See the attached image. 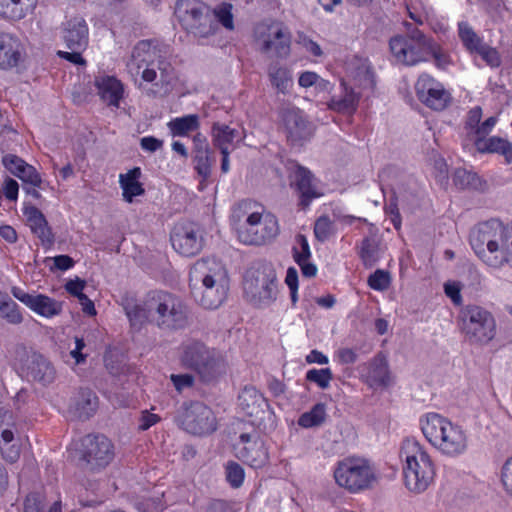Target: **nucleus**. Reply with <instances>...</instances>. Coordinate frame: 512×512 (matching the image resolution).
<instances>
[{"label":"nucleus","instance_id":"obj_1","mask_svg":"<svg viewBox=\"0 0 512 512\" xmlns=\"http://www.w3.org/2000/svg\"><path fill=\"white\" fill-rule=\"evenodd\" d=\"M155 47L150 41L138 42L127 63L128 72L132 76L141 75L146 83H153L155 93L166 95L171 92L181 93L180 79L167 61L156 59Z\"/></svg>","mask_w":512,"mask_h":512},{"label":"nucleus","instance_id":"obj_2","mask_svg":"<svg viewBox=\"0 0 512 512\" xmlns=\"http://www.w3.org/2000/svg\"><path fill=\"white\" fill-rule=\"evenodd\" d=\"M190 287L196 302L207 310L219 308L224 301V264L207 258L198 260L190 270Z\"/></svg>","mask_w":512,"mask_h":512},{"label":"nucleus","instance_id":"obj_3","mask_svg":"<svg viewBox=\"0 0 512 512\" xmlns=\"http://www.w3.org/2000/svg\"><path fill=\"white\" fill-rule=\"evenodd\" d=\"M419 424L427 441L443 455L457 457L467 451L468 437L465 430L448 418L430 412L420 418Z\"/></svg>","mask_w":512,"mask_h":512},{"label":"nucleus","instance_id":"obj_4","mask_svg":"<svg viewBox=\"0 0 512 512\" xmlns=\"http://www.w3.org/2000/svg\"><path fill=\"white\" fill-rule=\"evenodd\" d=\"M244 298L254 307L265 309L274 304L279 295V281L272 263L257 260L243 274Z\"/></svg>","mask_w":512,"mask_h":512},{"label":"nucleus","instance_id":"obj_5","mask_svg":"<svg viewBox=\"0 0 512 512\" xmlns=\"http://www.w3.org/2000/svg\"><path fill=\"white\" fill-rule=\"evenodd\" d=\"M174 14L187 32L199 38L214 34L224 25V4L212 9L199 0H178Z\"/></svg>","mask_w":512,"mask_h":512},{"label":"nucleus","instance_id":"obj_6","mask_svg":"<svg viewBox=\"0 0 512 512\" xmlns=\"http://www.w3.org/2000/svg\"><path fill=\"white\" fill-rule=\"evenodd\" d=\"M508 224L498 219L479 223L470 233V245L476 255L488 266L500 268L504 258L502 249L507 243Z\"/></svg>","mask_w":512,"mask_h":512},{"label":"nucleus","instance_id":"obj_7","mask_svg":"<svg viewBox=\"0 0 512 512\" xmlns=\"http://www.w3.org/2000/svg\"><path fill=\"white\" fill-rule=\"evenodd\" d=\"M400 456L405 459L403 467L405 486L412 492L425 491L434 479L435 470L432 461L414 439H406L401 447Z\"/></svg>","mask_w":512,"mask_h":512},{"label":"nucleus","instance_id":"obj_8","mask_svg":"<svg viewBox=\"0 0 512 512\" xmlns=\"http://www.w3.org/2000/svg\"><path fill=\"white\" fill-rule=\"evenodd\" d=\"M458 325L465 340L472 345H486L496 336L495 317L480 305L468 304L462 307L458 315Z\"/></svg>","mask_w":512,"mask_h":512},{"label":"nucleus","instance_id":"obj_9","mask_svg":"<svg viewBox=\"0 0 512 512\" xmlns=\"http://www.w3.org/2000/svg\"><path fill=\"white\" fill-rule=\"evenodd\" d=\"M407 36L391 38L389 47L395 59L405 65L413 66L430 59L434 52L432 38L427 37L421 30L406 22Z\"/></svg>","mask_w":512,"mask_h":512},{"label":"nucleus","instance_id":"obj_10","mask_svg":"<svg viewBox=\"0 0 512 512\" xmlns=\"http://www.w3.org/2000/svg\"><path fill=\"white\" fill-rule=\"evenodd\" d=\"M336 483L356 494L372 489L378 481L375 467L365 458L348 457L338 462L334 470Z\"/></svg>","mask_w":512,"mask_h":512},{"label":"nucleus","instance_id":"obj_11","mask_svg":"<svg viewBox=\"0 0 512 512\" xmlns=\"http://www.w3.org/2000/svg\"><path fill=\"white\" fill-rule=\"evenodd\" d=\"M181 362L185 367L194 370L203 383L212 384L220 379L222 354L214 348L199 342L187 344L183 348Z\"/></svg>","mask_w":512,"mask_h":512},{"label":"nucleus","instance_id":"obj_12","mask_svg":"<svg viewBox=\"0 0 512 512\" xmlns=\"http://www.w3.org/2000/svg\"><path fill=\"white\" fill-rule=\"evenodd\" d=\"M147 306L153 310V319L162 329H181L187 324V308L177 296L165 291H153L147 295Z\"/></svg>","mask_w":512,"mask_h":512},{"label":"nucleus","instance_id":"obj_13","mask_svg":"<svg viewBox=\"0 0 512 512\" xmlns=\"http://www.w3.org/2000/svg\"><path fill=\"white\" fill-rule=\"evenodd\" d=\"M13 367L20 375L43 386L50 385L56 379L54 365L40 354H29L25 348L16 349Z\"/></svg>","mask_w":512,"mask_h":512},{"label":"nucleus","instance_id":"obj_14","mask_svg":"<svg viewBox=\"0 0 512 512\" xmlns=\"http://www.w3.org/2000/svg\"><path fill=\"white\" fill-rule=\"evenodd\" d=\"M254 37L262 53L274 51L277 57H286L290 52L291 34L281 22L264 20L258 23Z\"/></svg>","mask_w":512,"mask_h":512},{"label":"nucleus","instance_id":"obj_15","mask_svg":"<svg viewBox=\"0 0 512 512\" xmlns=\"http://www.w3.org/2000/svg\"><path fill=\"white\" fill-rule=\"evenodd\" d=\"M176 422L193 435L210 434L216 430L217 421L213 411L201 402L184 403L177 411Z\"/></svg>","mask_w":512,"mask_h":512},{"label":"nucleus","instance_id":"obj_16","mask_svg":"<svg viewBox=\"0 0 512 512\" xmlns=\"http://www.w3.org/2000/svg\"><path fill=\"white\" fill-rule=\"evenodd\" d=\"M279 232L277 217L265 211L242 229L236 239L246 246L260 247L271 243Z\"/></svg>","mask_w":512,"mask_h":512},{"label":"nucleus","instance_id":"obj_17","mask_svg":"<svg viewBox=\"0 0 512 512\" xmlns=\"http://www.w3.org/2000/svg\"><path fill=\"white\" fill-rule=\"evenodd\" d=\"M232 453L239 460L255 468L264 466L269 459L265 441L256 431L241 433L237 442L232 444Z\"/></svg>","mask_w":512,"mask_h":512},{"label":"nucleus","instance_id":"obj_18","mask_svg":"<svg viewBox=\"0 0 512 512\" xmlns=\"http://www.w3.org/2000/svg\"><path fill=\"white\" fill-rule=\"evenodd\" d=\"M12 295L23 303L32 312L46 319L54 318L61 314L63 303L41 293H28L24 289L14 286Z\"/></svg>","mask_w":512,"mask_h":512},{"label":"nucleus","instance_id":"obj_19","mask_svg":"<svg viewBox=\"0 0 512 512\" xmlns=\"http://www.w3.org/2000/svg\"><path fill=\"white\" fill-rule=\"evenodd\" d=\"M170 239L174 250L185 257L195 256L203 246L200 230L193 223L177 224Z\"/></svg>","mask_w":512,"mask_h":512},{"label":"nucleus","instance_id":"obj_20","mask_svg":"<svg viewBox=\"0 0 512 512\" xmlns=\"http://www.w3.org/2000/svg\"><path fill=\"white\" fill-rule=\"evenodd\" d=\"M82 445L84 458L94 467H106L114 459V446L104 435H87Z\"/></svg>","mask_w":512,"mask_h":512},{"label":"nucleus","instance_id":"obj_21","mask_svg":"<svg viewBox=\"0 0 512 512\" xmlns=\"http://www.w3.org/2000/svg\"><path fill=\"white\" fill-rule=\"evenodd\" d=\"M25 58L26 49L20 38L10 33H0V69H17Z\"/></svg>","mask_w":512,"mask_h":512},{"label":"nucleus","instance_id":"obj_22","mask_svg":"<svg viewBox=\"0 0 512 512\" xmlns=\"http://www.w3.org/2000/svg\"><path fill=\"white\" fill-rule=\"evenodd\" d=\"M239 409L250 417H259L262 414H268L269 420L274 418L275 414L268 400L254 386H245L237 397Z\"/></svg>","mask_w":512,"mask_h":512},{"label":"nucleus","instance_id":"obj_23","mask_svg":"<svg viewBox=\"0 0 512 512\" xmlns=\"http://www.w3.org/2000/svg\"><path fill=\"white\" fill-rule=\"evenodd\" d=\"M291 187L298 195V205L305 210L311 202L322 196L315 183L314 175L307 168L298 165L294 171Z\"/></svg>","mask_w":512,"mask_h":512},{"label":"nucleus","instance_id":"obj_24","mask_svg":"<svg viewBox=\"0 0 512 512\" xmlns=\"http://www.w3.org/2000/svg\"><path fill=\"white\" fill-rule=\"evenodd\" d=\"M13 413L0 408V449L3 458L8 462H16L20 456V446L14 438Z\"/></svg>","mask_w":512,"mask_h":512},{"label":"nucleus","instance_id":"obj_25","mask_svg":"<svg viewBox=\"0 0 512 512\" xmlns=\"http://www.w3.org/2000/svg\"><path fill=\"white\" fill-rule=\"evenodd\" d=\"M262 212H265V207L253 200L244 199L235 204L231 209L230 225L231 230L235 237L241 233L242 229L254 222V219Z\"/></svg>","mask_w":512,"mask_h":512},{"label":"nucleus","instance_id":"obj_26","mask_svg":"<svg viewBox=\"0 0 512 512\" xmlns=\"http://www.w3.org/2000/svg\"><path fill=\"white\" fill-rule=\"evenodd\" d=\"M94 87L103 103L118 108L124 96V86L115 76L101 74L95 77Z\"/></svg>","mask_w":512,"mask_h":512},{"label":"nucleus","instance_id":"obj_27","mask_svg":"<svg viewBox=\"0 0 512 512\" xmlns=\"http://www.w3.org/2000/svg\"><path fill=\"white\" fill-rule=\"evenodd\" d=\"M282 119L287 130V137L293 143L306 140L312 135V127L302 111L289 108L283 111Z\"/></svg>","mask_w":512,"mask_h":512},{"label":"nucleus","instance_id":"obj_28","mask_svg":"<svg viewBox=\"0 0 512 512\" xmlns=\"http://www.w3.org/2000/svg\"><path fill=\"white\" fill-rule=\"evenodd\" d=\"M63 41L68 49L85 50L88 45V27L83 18L68 20L63 28Z\"/></svg>","mask_w":512,"mask_h":512},{"label":"nucleus","instance_id":"obj_29","mask_svg":"<svg viewBox=\"0 0 512 512\" xmlns=\"http://www.w3.org/2000/svg\"><path fill=\"white\" fill-rule=\"evenodd\" d=\"M141 176L142 172L139 167H134L119 175V185L126 202L132 203L136 197L145 193L143 184L140 182Z\"/></svg>","mask_w":512,"mask_h":512},{"label":"nucleus","instance_id":"obj_30","mask_svg":"<svg viewBox=\"0 0 512 512\" xmlns=\"http://www.w3.org/2000/svg\"><path fill=\"white\" fill-rule=\"evenodd\" d=\"M474 146L479 153H497L502 155L507 163L512 162V144L499 136L476 137Z\"/></svg>","mask_w":512,"mask_h":512},{"label":"nucleus","instance_id":"obj_31","mask_svg":"<svg viewBox=\"0 0 512 512\" xmlns=\"http://www.w3.org/2000/svg\"><path fill=\"white\" fill-rule=\"evenodd\" d=\"M98 399L89 389H83L71 399L69 411L78 418H88L97 409Z\"/></svg>","mask_w":512,"mask_h":512},{"label":"nucleus","instance_id":"obj_32","mask_svg":"<svg viewBox=\"0 0 512 512\" xmlns=\"http://www.w3.org/2000/svg\"><path fill=\"white\" fill-rule=\"evenodd\" d=\"M38 0H0V16L21 20L32 14L36 9Z\"/></svg>","mask_w":512,"mask_h":512},{"label":"nucleus","instance_id":"obj_33","mask_svg":"<svg viewBox=\"0 0 512 512\" xmlns=\"http://www.w3.org/2000/svg\"><path fill=\"white\" fill-rule=\"evenodd\" d=\"M24 214L31 231L39 237L43 243H51L53 235L42 212L36 207L31 206L25 209Z\"/></svg>","mask_w":512,"mask_h":512},{"label":"nucleus","instance_id":"obj_34","mask_svg":"<svg viewBox=\"0 0 512 512\" xmlns=\"http://www.w3.org/2000/svg\"><path fill=\"white\" fill-rule=\"evenodd\" d=\"M122 306L131 326L134 329H139L144 323H146L149 316H153L154 314L153 310H149L147 300L141 304L133 299L126 298L122 301Z\"/></svg>","mask_w":512,"mask_h":512},{"label":"nucleus","instance_id":"obj_35","mask_svg":"<svg viewBox=\"0 0 512 512\" xmlns=\"http://www.w3.org/2000/svg\"><path fill=\"white\" fill-rule=\"evenodd\" d=\"M368 378L372 384L386 387L390 383V372L387 358L378 353L369 364Z\"/></svg>","mask_w":512,"mask_h":512},{"label":"nucleus","instance_id":"obj_36","mask_svg":"<svg viewBox=\"0 0 512 512\" xmlns=\"http://www.w3.org/2000/svg\"><path fill=\"white\" fill-rule=\"evenodd\" d=\"M199 117L196 114H189L171 119L167 123L170 134L173 137H185L198 130Z\"/></svg>","mask_w":512,"mask_h":512},{"label":"nucleus","instance_id":"obj_37","mask_svg":"<svg viewBox=\"0 0 512 512\" xmlns=\"http://www.w3.org/2000/svg\"><path fill=\"white\" fill-rule=\"evenodd\" d=\"M344 86V95L340 98L332 97L328 102V107L336 112L343 114H353L359 103V95L353 89Z\"/></svg>","mask_w":512,"mask_h":512},{"label":"nucleus","instance_id":"obj_38","mask_svg":"<svg viewBox=\"0 0 512 512\" xmlns=\"http://www.w3.org/2000/svg\"><path fill=\"white\" fill-rule=\"evenodd\" d=\"M326 416L325 404L317 403L309 411L299 417L298 425L303 428L318 427L325 422Z\"/></svg>","mask_w":512,"mask_h":512},{"label":"nucleus","instance_id":"obj_39","mask_svg":"<svg viewBox=\"0 0 512 512\" xmlns=\"http://www.w3.org/2000/svg\"><path fill=\"white\" fill-rule=\"evenodd\" d=\"M458 34L464 47L470 53H476L485 44L467 22L458 24Z\"/></svg>","mask_w":512,"mask_h":512},{"label":"nucleus","instance_id":"obj_40","mask_svg":"<svg viewBox=\"0 0 512 512\" xmlns=\"http://www.w3.org/2000/svg\"><path fill=\"white\" fill-rule=\"evenodd\" d=\"M24 512H61L60 503H45V498L39 493H31L26 497Z\"/></svg>","mask_w":512,"mask_h":512},{"label":"nucleus","instance_id":"obj_41","mask_svg":"<svg viewBox=\"0 0 512 512\" xmlns=\"http://www.w3.org/2000/svg\"><path fill=\"white\" fill-rule=\"evenodd\" d=\"M450 100V93L444 89L443 85L420 99L426 106L438 111L445 109Z\"/></svg>","mask_w":512,"mask_h":512},{"label":"nucleus","instance_id":"obj_42","mask_svg":"<svg viewBox=\"0 0 512 512\" xmlns=\"http://www.w3.org/2000/svg\"><path fill=\"white\" fill-rule=\"evenodd\" d=\"M0 313L12 324H19L23 320L19 306L8 295L2 293H0Z\"/></svg>","mask_w":512,"mask_h":512},{"label":"nucleus","instance_id":"obj_43","mask_svg":"<svg viewBox=\"0 0 512 512\" xmlns=\"http://www.w3.org/2000/svg\"><path fill=\"white\" fill-rule=\"evenodd\" d=\"M269 76L272 85L282 93H285L291 85L292 77L290 71L285 67L271 65L269 68Z\"/></svg>","mask_w":512,"mask_h":512},{"label":"nucleus","instance_id":"obj_44","mask_svg":"<svg viewBox=\"0 0 512 512\" xmlns=\"http://www.w3.org/2000/svg\"><path fill=\"white\" fill-rule=\"evenodd\" d=\"M453 182L460 189H477L481 184L480 178L476 173L463 168L455 170Z\"/></svg>","mask_w":512,"mask_h":512},{"label":"nucleus","instance_id":"obj_45","mask_svg":"<svg viewBox=\"0 0 512 512\" xmlns=\"http://www.w3.org/2000/svg\"><path fill=\"white\" fill-rule=\"evenodd\" d=\"M244 479V468L237 462L229 461L226 464V481L229 485L234 489H238L243 485Z\"/></svg>","mask_w":512,"mask_h":512},{"label":"nucleus","instance_id":"obj_46","mask_svg":"<svg viewBox=\"0 0 512 512\" xmlns=\"http://www.w3.org/2000/svg\"><path fill=\"white\" fill-rule=\"evenodd\" d=\"M332 379L333 374L330 368L310 369L306 373V380L317 384L321 389H327Z\"/></svg>","mask_w":512,"mask_h":512},{"label":"nucleus","instance_id":"obj_47","mask_svg":"<svg viewBox=\"0 0 512 512\" xmlns=\"http://www.w3.org/2000/svg\"><path fill=\"white\" fill-rule=\"evenodd\" d=\"M378 245L374 239L366 237L361 244L360 257L366 266L373 265L378 259Z\"/></svg>","mask_w":512,"mask_h":512},{"label":"nucleus","instance_id":"obj_48","mask_svg":"<svg viewBox=\"0 0 512 512\" xmlns=\"http://www.w3.org/2000/svg\"><path fill=\"white\" fill-rule=\"evenodd\" d=\"M333 234V223L326 215L320 216L314 224L315 238L320 242H325Z\"/></svg>","mask_w":512,"mask_h":512},{"label":"nucleus","instance_id":"obj_49","mask_svg":"<svg viewBox=\"0 0 512 512\" xmlns=\"http://www.w3.org/2000/svg\"><path fill=\"white\" fill-rule=\"evenodd\" d=\"M441 85V83L436 81L432 76L428 74L420 75L415 85L419 100L426 96L428 93L433 92Z\"/></svg>","mask_w":512,"mask_h":512},{"label":"nucleus","instance_id":"obj_50","mask_svg":"<svg viewBox=\"0 0 512 512\" xmlns=\"http://www.w3.org/2000/svg\"><path fill=\"white\" fill-rule=\"evenodd\" d=\"M368 285L373 290L384 291L391 283V277L388 271L377 269L368 278Z\"/></svg>","mask_w":512,"mask_h":512},{"label":"nucleus","instance_id":"obj_51","mask_svg":"<svg viewBox=\"0 0 512 512\" xmlns=\"http://www.w3.org/2000/svg\"><path fill=\"white\" fill-rule=\"evenodd\" d=\"M295 240L297 246H294L292 249L295 262L309 260L311 258V251L306 236L303 234H297Z\"/></svg>","mask_w":512,"mask_h":512},{"label":"nucleus","instance_id":"obj_52","mask_svg":"<svg viewBox=\"0 0 512 512\" xmlns=\"http://www.w3.org/2000/svg\"><path fill=\"white\" fill-rule=\"evenodd\" d=\"M22 182L30 184L33 187L40 188L43 180L38 171L30 164H25L20 174L17 176Z\"/></svg>","mask_w":512,"mask_h":512},{"label":"nucleus","instance_id":"obj_53","mask_svg":"<svg viewBox=\"0 0 512 512\" xmlns=\"http://www.w3.org/2000/svg\"><path fill=\"white\" fill-rule=\"evenodd\" d=\"M476 54L480 55L486 64L492 68L499 67L501 64V58L498 51L486 43L480 47Z\"/></svg>","mask_w":512,"mask_h":512},{"label":"nucleus","instance_id":"obj_54","mask_svg":"<svg viewBox=\"0 0 512 512\" xmlns=\"http://www.w3.org/2000/svg\"><path fill=\"white\" fill-rule=\"evenodd\" d=\"M501 483L506 494L512 499V455L501 468Z\"/></svg>","mask_w":512,"mask_h":512},{"label":"nucleus","instance_id":"obj_55","mask_svg":"<svg viewBox=\"0 0 512 512\" xmlns=\"http://www.w3.org/2000/svg\"><path fill=\"white\" fill-rule=\"evenodd\" d=\"M2 163L4 167L16 177L20 174L25 164H27L23 159L14 154L5 155L2 158Z\"/></svg>","mask_w":512,"mask_h":512},{"label":"nucleus","instance_id":"obj_56","mask_svg":"<svg viewBox=\"0 0 512 512\" xmlns=\"http://www.w3.org/2000/svg\"><path fill=\"white\" fill-rule=\"evenodd\" d=\"M74 348L69 352V357L73 360L74 365L82 364L86 361L87 354L83 353L86 344L82 338L75 337Z\"/></svg>","mask_w":512,"mask_h":512},{"label":"nucleus","instance_id":"obj_57","mask_svg":"<svg viewBox=\"0 0 512 512\" xmlns=\"http://www.w3.org/2000/svg\"><path fill=\"white\" fill-rule=\"evenodd\" d=\"M170 380L175 389L180 393L185 389L191 388L194 384V377L191 374H172Z\"/></svg>","mask_w":512,"mask_h":512},{"label":"nucleus","instance_id":"obj_58","mask_svg":"<svg viewBox=\"0 0 512 512\" xmlns=\"http://www.w3.org/2000/svg\"><path fill=\"white\" fill-rule=\"evenodd\" d=\"M85 286H86V282L84 280L76 277L75 279H71V280L67 281V283L65 284V290L72 296L77 297V299H78L82 295H85L83 293Z\"/></svg>","mask_w":512,"mask_h":512},{"label":"nucleus","instance_id":"obj_59","mask_svg":"<svg viewBox=\"0 0 512 512\" xmlns=\"http://www.w3.org/2000/svg\"><path fill=\"white\" fill-rule=\"evenodd\" d=\"M160 421V417L157 414L150 413L149 411L145 410L141 413V416L139 418V430L146 431L150 427L154 426L156 423Z\"/></svg>","mask_w":512,"mask_h":512},{"label":"nucleus","instance_id":"obj_60","mask_svg":"<svg viewBox=\"0 0 512 512\" xmlns=\"http://www.w3.org/2000/svg\"><path fill=\"white\" fill-rule=\"evenodd\" d=\"M432 50L434 52H431L430 57L434 58L436 66L440 69H445L450 64L449 56L441 50L436 42H434Z\"/></svg>","mask_w":512,"mask_h":512},{"label":"nucleus","instance_id":"obj_61","mask_svg":"<svg viewBox=\"0 0 512 512\" xmlns=\"http://www.w3.org/2000/svg\"><path fill=\"white\" fill-rule=\"evenodd\" d=\"M140 146L142 150L153 153L163 146V141L153 136H146L141 138Z\"/></svg>","mask_w":512,"mask_h":512},{"label":"nucleus","instance_id":"obj_62","mask_svg":"<svg viewBox=\"0 0 512 512\" xmlns=\"http://www.w3.org/2000/svg\"><path fill=\"white\" fill-rule=\"evenodd\" d=\"M482 118V109L477 106L472 108L468 112L467 120H466V128L473 130V132L477 129V126H479L480 121Z\"/></svg>","mask_w":512,"mask_h":512},{"label":"nucleus","instance_id":"obj_63","mask_svg":"<svg viewBox=\"0 0 512 512\" xmlns=\"http://www.w3.org/2000/svg\"><path fill=\"white\" fill-rule=\"evenodd\" d=\"M4 195L9 200H16L18 197L19 185L12 178H6L3 184Z\"/></svg>","mask_w":512,"mask_h":512},{"label":"nucleus","instance_id":"obj_64","mask_svg":"<svg viewBox=\"0 0 512 512\" xmlns=\"http://www.w3.org/2000/svg\"><path fill=\"white\" fill-rule=\"evenodd\" d=\"M501 256L504 258L503 265L507 263L512 267V222L508 224L507 243L502 249Z\"/></svg>","mask_w":512,"mask_h":512}]
</instances>
